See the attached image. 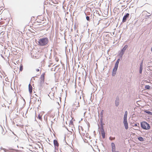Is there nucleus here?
<instances>
[{
  "mask_svg": "<svg viewBox=\"0 0 152 152\" xmlns=\"http://www.w3.org/2000/svg\"><path fill=\"white\" fill-rule=\"evenodd\" d=\"M103 110H102L101 112V115H103Z\"/></svg>",
  "mask_w": 152,
  "mask_h": 152,
  "instance_id": "nucleus-28",
  "label": "nucleus"
},
{
  "mask_svg": "<svg viewBox=\"0 0 152 152\" xmlns=\"http://www.w3.org/2000/svg\"><path fill=\"white\" fill-rule=\"evenodd\" d=\"M145 88L147 89H149L150 88V86L149 85H146L145 86Z\"/></svg>",
  "mask_w": 152,
  "mask_h": 152,
  "instance_id": "nucleus-17",
  "label": "nucleus"
},
{
  "mask_svg": "<svg viewBox=\"0 0 152 152\" xmlns=\"http://www.w3.org/2000/svg\"><path fill=\"white\" fill-rule=\"evenodd\" d=\"M38 118L41 121L42 120L41 116L40 115V114L39 115H38Z\"/></svg>",
  "mask_w": 152,
  "mask_h": 152,
  "instance_id": "nucleus-22",
  "label": "nucleus"
},
{
  "mask_svg": "<svg viewBox=\"0 0 152 152\" xmlns=\"http://www.w3.org/2000/svg\"><path fill=\"white\" fill-rule=\"evenodd\" d=\"M112 152H113V151H115V146H114L113 147H112Z\"/></svg>",
  "mask_w": 152,
  "mask_h": 152,
  "instance_id": "nucleus-18",
  "label": "nucleus"
},
{
  "mask_svg": "<svg viewBox=\"0 0 152 152\" xmlns=\"http://www.w3.org/2000/svg\"><path fill=\"white\" fill-rule=\"evenodd\" d=\"M19 69L20 71H22L23 69V66L22 65H20Z\"/></svg>",
  "mask_w": 152,
  "mask_h": 152,
  "instance_id": "nucleus-21",
  "label": "nucleus"
},
{
  "mask_svg": "<svg viewBox=\"0 0 152 152\" xmlns=\"http://www.w3.org/2000/svg\"><path fill=\"white\" fill-rule=\"evenodd\" d=\"M120 59H119V58L117 60V61L116 62L115 64L118 65L119 63V62L120 61Z\"/></svg>",
  "mask_w": 152,
  "mask_h": 152,
  "instance_id": "nucleus-19",
  "label": "nucleus"
},
{
  "mask_svg": "<svg viewBox=\"0 0 152 152\" xmlns=\"http://www.w3.org/2000/svg\"><path fill=\"white\" fill-rule=\"evenodd\" d=\"M28 88L30 94L31 93L32 90V88L31 86V85L30 84H29L28 85Z\"/></svg>",
  "mask_w": 152,
  "mask_h": 152,
  "instance_id": "nucleus-10",
  "label": "nucleus"
},
{
  "mask_svg": "<svg viewBox=\"0 0 152 152\" xmlns=\"http://www.w3.org/2000/svg\"><path fill=\"white\" fill-rule=\"evenodd\" d=\"M85 136H86V137H87V136H88V134H86Z\"/></svg>",
  "mask_w": 152,
  "mask_h": 152,
  "instance_id": "nucleus-30",
  "label": "nucleus"
},
{
  "mask_svg": "<svg viewBox=\"0 0 152 152\" xmlns=\"http://www.w3.org/2000/svg\"><path fill=\"white\" fill-rule=\"evenodd\" d=\"M118 67V65L115 64L114 67L113 69V71L112 75L113 76L115 75V74Z\"/></svg>",
  "mask_w": 152,
  "mask_h": 152,
  "instance_id": "nucleus-4",
  "label": "nucleus"
},
{
  "mask_svg": "<svg viewBox=\"0 0 152 152\" xmlns=\"http://www.w3.org/2000/svg\"><path fill=\"white\" fill-rule=\"evenodd\" d=\"M3 150L5 152H7V151H8V150L7 149H5V148H3Z\"/></svg>",
  "mask_w": 152,
  "mask_h": 152,
  "instance_id": "nucleus-27",
  "label": "nucleus"
},
{
  "mask_svg": "<svg viewBox=\"0 0 152 152\" xmlns=\"http://www.w3.org/2000/svg\"><path fill=\"white\" fill-rule=\"evenodd\" d=\"M115 106L117 107L119 104V99H116L115 100Z\"/></svg>",
  "mask_w": 152,
  "mask_h": 152,
  "instance_id": "nucleus-13",
  "label": "nucleus"
},
{
  "mask_svg": "<svg viewBox=\"0 0 152 152\" xmlns=\"http://www.w3.org/2000/svg\"><path fill=\"white\" fill-rule=\"evenodd\" d=\"M42 81H40L39 84V89L40 90L43 87V85L44 84V82H42Z\"/></svg>",
  "mask_w": 152,
  "mask_h": 152,
  "instance_id": "nucleus-8",
  "label": "nucleus"
},
{
  "mask_svg": "<svg viewBox=\"0 0 152 152\" xmlns=\"http://www.w3.org/2000/svg\"><path fill=\"white\" fill-rule=\"evenodd\" d=\"M138 140L140 141H143L144 140V138L141 137H140L138 138Z\"/></svg>",
  "mask_w": 152,
  "mask_h": 152,
  "instance_id": "nucleus-15",
  "label": "nucleus"
},
{
  "mask_svg": "<svg viewBox=\"0 0 152 152\" xmlns=\"http://www.w3.org/2000/svg\"><path fill=\"white\" fill-rule=\"evenodd\" d=\"M101 134L102 135V138H105V132H104V129L103 126L102 125L101 126Z\"/></svg>",
  "mask_w": 152,
  "mask_h": 152,
  "instance_id": "nucleus-5",
  "label": "nucleus"
},
{
  "mask_svg": "<svg viewBox=\"0 0 152 152\" xmlns=\"http://www.w3.org/2000/svg\"><path fill=\"white\" fill-rule=\"evenodd\" d=\"M1 57H2L3 58H4V57H3V56H2L1 54Z\"/></svg>",
  "mask_w": 152,
  "mask_h": 152,
  "instance_id": "nucleus-33",
  "label": "nucleus"
},
{
  "mask_svg": "<svg viewBox=\"0 0 152 152\" xmlns=\"http://www.w3.org/2000/svg\"><path fill=\"white\" fill-rule=\"evenodd\" d=\"M84 134V135H83V136L85 135V134Z\"/></svg>",
  "mask_w": 152,
  "mask_h": 152,
  "instance_id": "nucleus-34",
  "label": "nucleus"
},
{
  "mask_svg": "<svg viewBox=\"0 0 152 152\" xmlns=\"http://www.w3.org/2000/svg\"><path fill=\"white\" fill-rule=\"evenodd\" d=\"M123 123L125 128L126 129H128V126L127 119L124 120Z\"/></svg>",
  "mask_w": 152,
  "mask_h": 152,
  "instance_id": "nucleus-6",
  "label": "nucleus"
},
{
  "mask_svg": "<svg viewBox=\"0 0 152 152\" xmlns=\"http://www.w3.org/2000/svg\"><path fill=\"white\" fill-rule=\"evenodd\" d=\"M78 107H79L80 106H79V102H78Z\"/></svg>",
  "mask_w": 152,
  "mask_h": 152,
  "instance_id": "nucleus-32",
  "label": "nucleus"
},
{
  "mask_svg": "<svg viewBox=\"0 0 152 152\" xmlns=\"http://www.w3.org/2000/svg\"><path fill=\"white\" fill-rule=\"evenodd\" d=\"M53 143L55 146L58 147V146L59 144L56 140H53Z\"/></svg>",
  "mask_w": 152,
  "mask_h": 152,
  "instance_id": "nucleus-11",
  "label": "nucleus"
},
{
  "mask_svg": "<svg viewBox=\"0 0 152 152\" xmlns=\"http://www.w3.org/2000/svg\"><path fill=\"white\" fill-rule=\"evenodd\" d=\"M111 147H113L115 146V144L114 143L112 142L111 143Z\"/></svg>",
  "mask_w": 152,
  "mask_h": 152,
  "instance_id": "nucleus-25",
  "label": "nucleus"
},
{
  "mask_svg": "<svg viewBox=\"0 0 152 152\" xmlns=\"http://www.w3.org/2000/svg\"><path fill=\"white\" fill-rule=\"evenodd\" d=\"M128 47V45H125L124 47L122 48L121 50L122 51V52H125V51L126 49Z\"/></svg>",
  "mask_w": 152,
  "mask_h": 152,
  "instance_id": "nucleus-14",
  "label": "nucleus"
},
{
  "mask_svg": "<svg viewBox=\"0 0 152 152\" xmlns=\"http://www.w3.org/2000/svg\"><path fill=\"white\" fill-rule=\"evenodd\" d=\"M141 127L145 129H148L150 128V126L149 124L145 121H143L141 123Z\"/></svg>",
  "mask_w": 152,
  "mask_h": 152,
  "instance_id": "nucleus-2",
  "label": "nucleus"
},
{
  "mask_svg": "<svg viewBox=\"0 0 152 152\" xmlns=\"http://www.w3.org/2000/svg\"><path fill=\"white\" fill-rule=\"evenodd\" d=\"M48 42V39L47 37L41 38L38 41L39 45L41 46H44L47 44Z\"/></svg>",
  "mask_w": 152,
  "mask_h": 152,
  "instance_id": "nucleus-1",
  "label": "nucleus"
},
{
  "mask_svg": "<svg viewBox=\"0 0 152 152\" xmlns=\"http://www.w3.org/2000/svg\"><path fill=\"white\" fill-rule=\"evenodd\" d=\"M115 137H109V139H110V140H115Z\"/></svg>",
  "mask_w": 152,
  "mask_h": 152,
  "instance_id": "nucleus-23",
  "label": "nucleus"
},
{
  "mask_svg": "<svg viewBox=\"0 0 152 152\" xmlns=\"http://www.w3.org/2000/svg\"><path fill=\"white\" fill-rule=\"evenodd\" d=\"M139 124L138 123H137L134 124V126H135L139 127Z\"/></svg>",
  "mask_w": 152,
  "mask_h": 152,
  "instance_id": "nucleus-24",
  "label": "nucleus"
},
{
  "mask_svg": "<svg viewBox=\"0 0 152 152\" xmlns=\"http://www.w3.org/2000/svg\"><path fill=\"white\" fill-rule=\"evenodd\" d=\"M143 69V61L141 62L139 72L140 74L142 73Z\"/></svg>",
  "mask_w": 152,
  "mask_h": 152,
  "instance_id": "nucleus-7",
  "label": "nucleus"
},
{
  "mask_svg": "<svg viewBox=\"0 0 152 152\" xmlns=\"http://www.w3.org/2000/svg\"><path fill=\"white\" fill-rule=\"evenodd\" d=\"M129 14L128 13H126V14L125 15L123 18L122 22L123 23L125 22L126 20L129 17Z\"/></svg>",
  "mask_w": 152,
  "mask_h": 152,
  "instance_id": "nucleus-3",
  "label": "nucleus"
},
{
  "mask_svg": "<svg viewBox=\"0 0 152 152\" xmlns=\"http://www.w3.org/2000/svg\"><path fill=\"white\" fill-rule=\"evenodd\" d=\"M145 112L151 115H152V113L150 111H146Z\"/></svg>",
  "mask_w": 152,
  "mask_h": 152,
  "instance_id": "nucleus-20",
  "label": "nucleus"
},
{
  "mask_svg": "<svg viewBox=\"0 0 152 152\" xmlns=\"http://www.w3.org/2000/svg\"><path fill=\"white\" fill-rule=\"evenodd\" d=\"M127 111H126L125 112V114L124 117V120L127 119Z\"/></svg>",
  "mask_w": 152,
  "mask_h": 152,
  "instance_id": "nucleus-12",
  "label": "nucleus"
},
{
  "mask_svg": "<svg viewBox=\"0 0 152 152\" xmlns=\"http://www.w3.org/2000/svg\"><path fill=\"white\" fill-rule=\"evenodd\" d=\"M151 50L152 52V48H151Z\"/></svg>",
  "mask_w": 152,
  "mask_h": 152,
  "instance_id": "nucleus-31",
  "label": "nucleus"
},
{
  "mask_svg": "<svg viewBox=\"0 0 152 152\" xmlns=\"http://www.w3.org/2000/svg\"><path fill=\"white\" fill-rule=\"evenodd\" d=\"M36 71H37V72H39V69H36Z\"/></svg>",
  "mask_w": 152,
  "mask_h": 152,
  "instance_id": "nucleus-29",
  "label": "nucleus"
},
{
  "mask_svg": "<svg viewBox=\"0 0 152 152\" xmlns=\"http://www.w3.org/2000/svg\"><path fill=\"white\" fill-rule=\"evenodd\" d=\"M86 19L87 20H90V18L89 16H87L86 17Z\"/></svg>",
  "mask_w": 152,
  "mask_h": 152,
  "instance_id": "nucleus-26",
  "label": "nucleus"
},
{
  "mask_svg": "<svg viewBox=\"0 0 152 152\" xmlns=\"http://www.w3.org/2000/svg\"><path fill=\"white\" fill-rule=\"evenodd\" d=\"M45 73H43L42 74L41 76V81H42V82H44V75H45Z\"/></svg>",
  "mask_w": 152,
  "mask_h": 152,
  "instance_id": "nucleus-9",
  "label": "nucleus"
},
{
  "mask_svg": "<svg viewBox=\"0 0 152 152\" xmlns=\"http://www.w3.org/2000/svg\"><path fill=\"white\" fill-rule=\"evenodd\" d=\"M124 52H122V50H121V52L119 53V56H120L121 57H122L123 55V54L124 53Z\"/></svg>",
  "mask_w": 152,
  "mask_h": 152,
  "instance_id": "nucleus-16",
  "label": "nucleus"
}]
</instances>
